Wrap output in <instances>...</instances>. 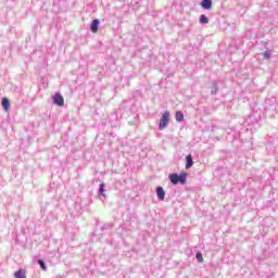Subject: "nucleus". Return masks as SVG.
I'll return each instance as SVG.
<instances>
[{
    "label": "nucleus",
    "instance_id": "423d86ee",
    "mask_svg": "<svg viewBox=\"0 0 278 278\" xmlns=\"http://www.w3.org/2000/svg\"><path fill=\"white\" fill-rule=\"evenodd\" d=\"M201 8L204 10H212V0H202Z\"/></svg>",
    "mask_w": 278,
    "mask_h": 278
},
{
    "label": "nucleus",
    "instance_id": "ddd939ff",
    "mask_svg": "<svg viewBox=\"0 0 278 278\" xmlns=\"http://www.w3.org/2000/svg\"><path fill=\"white\" fill-rule=\"evenodd\" d=\"M198 262L203 263V254L201 252H198L195 255Z\"/></svg>",
    "mask_w": 278,
    "mask_h": 278
},
{
    "label": "nucleus",
    "instance_id": "f257e3e1",
    "mask_svg": "<svg viewBox=\"0 0 278 278\" xmlns=\"http://www.w3.org/2000/svg\"><path fill=\"white\" fill-rule=\"evenodd\" d=\"M188 177V174L186 172L178 174H169V181L174 184V186H177V184H181L182 186L186 185V179Z\"/></svg>",
    "mask_w": 278,
    "mask_h": 278
},
{
    "label": "nucleus",
    "instance_id": "0eeeda50",
    "mask_svg": "<svg viewBox=\"0 0 278 278\" xmlns=\"http://www.w3.org/2000/svg\"><path fill=\"white\" fill-rule=\"evenodd\" d=\"M186 168H192V166L194 165V161H192V154H188L186 156Z\"/></svg>",
    "mask_w": 278,
    "mask_h": 278
},
{
    "label": "nucleus",
    "instance_id": "6e6552de",
    "mask_svg": "<svg viewBox=\"0 0 278 278\" xmlns=\"http://www.w3.org/2000/svg\"><path fill=\"white\" fill-rule=\"evenodd\" d=\"M2 108L4 112H10V100L8 98L2 99Z\"/></svg>",
    "mask_w": 278,
    "mask_h": 278
},
{
    "label": "nucleus",
    "instance_id": "2eb2a0df",
    "mask_svg": "<svg viewBox=\"0 0 278 278\" xmlns=\"http://www.w3.org/2000/svg\"><path fill=\"white\" fill-rule=\"evenodd\" d=\"M265 55H268V52H265Z\"/></svg>",
    "mask_w": 278,
    "mask_h": 278
},
{
    "label": "nucleus",
    "instance_id": "7ed1b4c3",
    "mask_svg": "<svg viewBox=\"0 0 278 278\" xmlns=\"http://www.w3.org/2000/svg\"><path fill=\"white\" fill-rule=\"evenodd\" d=\"M52 101L59 108L64 106V97H62L61 93H54V96L52 97Z\"/></svg>",
    "mask_w": 278,
    "mask_h": 278
},
{
    "label": "nucleus",
    "instance_id": "1a4fd4ad",
    "mask_svg": "<svg viewBox=\"0 0 278 278\" xmlns=\"http://www.w3.org/2000/svg\"><path fill=\"white\" fill-rule=\"evenodd\" d=\"M15 278H27V275L25 273V269H20L14 273Z\"/></svg>",
    "mask_w": 278,
    "mask_h": 278
},
{
    "label": "nucleus",
    "instance_id": "20e7f679",
    "mask_svg": "<svg viewBox=\"0 0 278 278\" xmlns=\"http://www.w3.org/2000/svg\"><path fill=\"white\" fill-rule=\"evenodd\" d=\"M156 194H157V199H160V201H164V199L166 197V192H164V188L157 187Z\"/></svg>",
    "mask_w": 278,
    "mask_h": 278
},
{
    "label": "nucleus",
    "instance_id": "9d476101",
    "mask_svg": "<svg viewBox=\"0 0 278 278\" xmlns=\"http://www.w3.org/2000/svg\"><path fill=\"white\" fill-rule=\"evenodd\" d=\"M176 121L178 123H181V121H184V113H181V111L176 112Z\"/></svg>",
    "mask_w": 278,
    "mask_h": 278
},
{
    "label": "nucleus",
    "instance_id": "4468645a",
    "mask_svg": "<svg viewBox=\"0 0 278 278\" xmlns=\"http://www.w3.org/2000/svg\"><path fill=\"white\" fill-rule=\"evenodd\" d=\"M38 264L42 270H47V265H45V262L42 260H39Z\"/></svg>",
    "mask_w": 278,
    "mask_h": 278
},
{
    "label": "nucleus",
    "instance_id": "9b49d317",
    "mask_svg": "<svg viewBox=\"0 0 278 278\" xmlns=\"http://www.w3.org/2000/svg\"><path fill=\"white\" fill-rule=\"evenodd\" d=\"M200 23H202V25H207V23H210V20L207 18V16L201 15Z\"/></svg>",
    "mask_w": 278,
    "mask_h": 278
},
{
    "label": "nucleus",
    "instance_id": "39448f33",
    "mask_svg": "<svg viewBox=\"0 0 278 278\" xmlns=\"http://www.w3.org/2000/svg\"><path fill=\"white\" fill-rule=\"evenodd\" d=\"M92 34H97L99 31V20H93L90 26Z\"/></svg>",
    "mask_w": 278,
    "mask_h": 278
},
{
    "label": "nucleus",
    "instance_id": "f8f14e48",
    "mask_svg": "<svg viewBox=\"0 0 278 278\" xmlns=\"http://www.w3.org/2000/svg\"><path fill=\"white\" fill-rule=\"evenodd\" d=\"M100 197H105V184H100Z\"/></svg>",
    "mask_w": 278,
    "mask_h": 278
},
{
    "label": "nucleus",
    "instance_id": "f03ea898",
    "mask_svg": "<svg viewBox=\"0 0 278 278\" xmlns=\"http://www.w3.org/2000/svg\"><path fill=\"white\" fill-rule=\"evenodd\" d=\"M169 117H170V113H168V112H165L162 115V117L160 119V124H159V129L161 131H163V129H166V127H168V123L170 122Z\"/></svg>",
    "mask_w": 278,
    "mask_h": 278
}]
</instances>
